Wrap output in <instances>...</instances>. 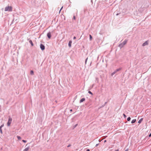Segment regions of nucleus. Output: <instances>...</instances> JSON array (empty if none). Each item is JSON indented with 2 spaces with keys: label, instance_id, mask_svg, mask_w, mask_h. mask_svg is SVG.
<instances>
[{
  "label": "nucleus",
  "instance_id": "1",
  "mask_svg": "<svg viewBox=\"0 0 151 151\" xmlns=\"http://www.w3.org/2000/svg\"><path fill=\"white\" fill-rule=\"evenodd\" d=\"M4 10L5 11H8L11 12L12 10V6H7L5 8Z\"/></svg>",
  "mask_w": 151,
  "mask_h": 151
},
{
  "label": "nucleus",
  "instance_id": "2",
  "mask_svg": "<svg viewBox=\"0 0 151 151\" xmlns=\"http://www.w3.org/2000/svg\"><path fill=\"white\" fill-rule=\"evenodd\" d=\"M127 40H125L124 42H123L122 43L120 44L119 45V47H122L124 46V45H125L126 43H127Z\"/></svg>",
  "mask_w": 151,
  "mask_h": 151
},
{
  "label": "nucleus",
  "instance_id": "3",
  "mask_svg": "<svg viewBox=\"0 0 151 151\" xmlns=\"http://www.w3.org/2000/svg\"><path fill=\"white\" fill-rule=\"evenodd\" d=\"M12 120V118L9 117V120H8V122H7V125L8 126H10V124L11 123Z\"/></svg>",
  "mask_w": 151,
  "mask_h": 151
},
{
  "label": "nucleus",
  "instance_id": "4",
  "mask_svg": "<svg viewBox=\"0 0 151 151\" xmlns=\"http://www.w3.org/2000/svg\"><path fill=\"white\" fill-rule=\"evenodd\" d=\"M40 47L41 49L42 50H44L45 49V47L44 45L42 44H41L40 45Z\"/></svg>",
  "mask_w": 151,
  "mask_h": 151
},
{
  "label": "nucleus",
  "instance_id": "5",
  "mask_svg": "<svg viewBox=\"0 0 151 151\" xmlns=\"http://www.w3.org/2000/svg\"><path fill=\"white\" fill-rule=\"evenodd\" d=\"M148 41H145L144 43L142 45L143 46H144L146 45H147L148 44Z\"/></svg>",
  "mask_w": 151,
  "mask_h": 151
},
{
  "label": "nucleus",
  "instance_id": "6",
  "mask_svg": "<svg viewBox=\"0 0 151 151\" xmlns=\"http://www.w3.org/2000/svg\"><path fill=\"white\" fill-rule=\"evenodd\" d=\"M47 35L49 39L51 37V33L50 32H49L47 34Z\"/></svg>",
  "mask_w": 151,
  "mask_h": 151
},
{
  "label": "nucleus",
  "instance_id": "7",
  "mask_svg": "<svg viewBox=\"0 0 151 151\" xmlns=\"http://www.w3.org/2000/svg\"><path fill=\"white\" fill-rule=\"evenodd\" d=\"M29 149V147L28 146L26 148L24 149L23 150V151H28Z\"/></svg>",
  "mask_w": 151,
  "mask_h": 151
},
{
  "label": "nucleus",
  "instance_id": "8",
  "mask_svg": "<svg viewBox=\"0 0 151 151\" xmlns=\"http://www.w3.org/2000/svg\"><path fill=\"white\" fill-rule=\"evenodd\" d=\"M4 124L2 125L0 127V131L1 133L2 134V130L1 128L2 127L4 126Z\"/></svg>",
  "mask_w": 151,
  "mask_h": 151
},
{
  "label": "nucleus",
  "instance_id": "9",
  "mask_svg": "<svg viewBox=\"0 0 151 151\" xmlns=\"http://www.w3.org/2000/svg\"><path fill=\"white\" fill-rule=\"evenodd\" d=\"M85 98H83L81 100H80V103H81L84 101H85Z\"/></svg>",
  "mask_w": 151,
  "mask_h": 151
},
{
  "label": "nucleus",
  "instance_id": "10",
  "mask_svg": "<svg viewBox=\"0 0 151 151\" xmlns=\"http://www.w3.org/2000/svg\"><path fill=\"white\" fill-rule=\"evenodd\" d=\"M143 118H142L141 119H140V120L138 121V123H139V124H140V123L142 122V120H143Z\"/></svg>",
  "mask_w": 151,
  "mask_h": 151
},
{
  "label": "nucleus",
  "instance_id": "11",
  "mask_svg": "<svg viewBox=\"0 0 151 151\" xmlns=\"http://www.w3.org/2000/svg\"><path fill=\"white\" fill-rule=\"evenodd\" d=\"M136 119H134L133 120H132L131 122V123H135L136 121Z\"/></svg>",
  "mask_w": 151,
  "mask_h": 151
},
{
  "label": "nucleus",
  "instance_id": "12",
  "mask_svg": "<svg viewBox=\"0 0 151 151\" xmlns=\"http://www.w3.org/2000/svg\"><path fill=\"white\" fill-rule=\"evenodd\" d=\"M29 42L30 43V44L32 46H33V44L31 40H30L29 41Z\"/></svg>",
  "mask_w": 151,
  "mask_h": 151
},
{
  "label": "nucleus",
  "instance_id": "13",
  "mask_svg": "<svg viewBox=\"0 0 151 151\" xmlns=\"http://www.w3.org/2000/svg\"><path fill=\"white\" fill-rule=\"evenodd\" d=\"M71 43H72L71 41H70L69 42V43H68V45L69 47H71Z\"/></svg>",
  "mask_w": 151,
  "mask_h": 151
},
{
  "label": "nucleus",
  "instance_id": "14",
  "mask_svg": "<svg viewBox=\"0 0 151 151\" xmlns=\"http://www.w3.org/2000/svg\"><path fill=\"white\" fill-rule=\"evenodd\" d=\"M17 137L19 140H20L21 139V137L19 136H17Z\"/></svg>",
  "mask_w": 151,
  "mask_h": 151
},
{
  "label": "nucleus",
  "instance_id": "15",
  "mask_svg": "<svg viewBox=\"0 0 151 151\" xmlns=\"http://www.w3.org/2000/svg\"><path fill=\"white\" fill-rule=\"evenodd\" d=\"M89 37H90V40H91L92 39V37L91 35H89Z\"/></svg>",
  "mask_w": 151,
  "mask_h": 151
},
{
  "label": "nucleus",
  "instance_id": "16",
  "mask_svg": "<svg viewBox=\"0 0 151 151\" xmlns=\"http://www.w3.org/2000/svg\"><path fill=\"white\" fill-rule=\"evenodd\" d=\"M120 70H121L120 68L118 69H116L115 71V72H117V71H118Z\"/></svg>",
  "mask_w": 151,
  "mask_h": 151
},
{
  "label": "nucleus",
  "instance_id": "17",
  "mask_svg": "<svg viewBox=\"0 0 151 151\" xmlns=\"http://www.w3.org/2000/svg\"><path fill=\"white\" fill-rule=\"evenodd\" d=\"M34 73L33 71L32 70H31L30 71V74L31 75H33Z\"/></svg>",
  "mask_w": 151,
  "mask_h": 151
},
{
  "label": "nucleus",
  "instance_id": "18",
  "mask_svg": "<svg viewBox=\"0 0 151 151\" xmlns=\"http://www.w3.org/2000/svg\"><path fill=\"white\" fill-rule=\"evenodd\" d=\"M131 118L130 117H129L127 119V120L129 121L130 120Z\"/></svg>",
  "mask_w": 151,
  "mask_h": 151
},
{
  "label": "nucleus",
  "instance_id": "19",
  "mask_svg": "<svg viewBox=\"0 0 151 151\" xmlns=\"http://www.w3.org/2000/svg\"><path fill=\"white\" fill-rule=\"evenodd\" d=\"M88 93L90 94H91V95H93V93H92L90 91H88Z\"/></svg>",
  "mask_w": 151,
  "mask_h": 151
},
{
  "label": "nucleus",
  "instance_id": "20",
  "mask_svg": "<svg viewBox=\"0 0 151 151\" xmlns=\"http://www.w3.org/2000/svg\"><path fill=\"white\" fill-rule=\"evenodd\" d=\"M116 72H115V71L114 72L112 73L111 74V76H113V75H114V74H115V73H116Z\"/></svg>",
  "mask_w": 151,
  "mask_h": 151
},
{
  "label": "nucleus",
  "instance_id": "21",
  "mask_svg": "<svg viewBox=\"0 0 151 151\" xmlns=\"http://www.w3.org/2000/svg\"><path fill=\"white\" fill-rule=\"evenodd\" d=\"M22 142H24L26 143L27 142V141L26 140H22Z\"/></svg>",
  "mask_w": 151,
  "mask_h": 151
},
{
  "label": "nucleus",
  "instance_id": "22",
  "mask_svg": "<svg viewBox=\"0 0 151 151\" xmlns=\"http://www.w3.org/2000/svg\"><path fill=\"white\" fill-rule=\"evenodd\" d=\"M123 116L124 118H126V116L124 114H123Z\"/></svg>",
  "mask_w": 151,
  "mask_h": 151
},
{
  "label": "nucleus",
  "instance_id": "23",
  "mask_svg": "<svg viewBox=\"0 0 151 151\" xmlns=\"http://www.w3.org/2000/svg\"><path fill=\"white\" fill-rule=\"evenodd\" d=\"M63 8V6H62V7H61V9H60V12L61 10H62V9Z\"/></svg>",
  "mask_w": 151,
  "mask_h": 151
},
{
  "label": "nucleus",
  "instance_id": "24",
  "mask_svg": "<svg viewBox=\"0 0 151 151\" xmlns=\"http://www.w3.org/2000/svg\"><path fill=\"white\" fill-rule=\"evenodd\" d=\"M149 137H151V133L149 134Z\"/></svg>",
  "mask_w": 151,
  "mask_h": 151
},
{
  "label": "nucleus",
  "instance_id": "25",
  "mask_svg": "<svg viewBox=\"0 0 151 151\" xmlns=\"http://www.w3.org/2000/svg\"><path fill=\"white\" fill-rule=\"evenodd\" d=\"M71 146V145H69L67 147H70V146Z\"/></svg>",
  "mask_w": 151,
  "mask_h": 151
},
{
  "label": "nucleus",
  "instance_id": "26",
  "mask_svg": "<svg viewBox=\"0 0 151 151\" xmlns=\"http://www.w3.org/2000/svg\"><path fill=\"white\" fill-rule=\"evenodd\" d=\"M73 19H76V18H75V16H74L73 17Z\"/></svg>",
  "mask_w": 151,
  "mask_h": 151
},
{
  "label": "nucleus",
  "instance_id": "27",
  "mask_svg": "<svg viewBox=\"0 0 151 151\" xmlns=\"http://www.w3.org/2000/svg\"><path fill=\"white\" fill-rule=\"evenodd\" d=\"M76 39V37H73V39Z\"/></svg>",
  "mask_w": 151,
  "mask_h": 151
},
{
  "label": "nucleus",
  "instance_id": "28",
  "mask_svg": "<svg viewBox=\"0 0 151 151\" xmlns=\"http://www.w3.org/2000/svg\"><path fill=\"white\" fill-rule=\"evenodd\" d=\"M119 150L118 149L116 150H115V151H119Z\"/></svg>",
  "mask_w": 151,
  "mask_h": 151
},
{
  "label": "nucleus",
  "instance_id": "29",
  "mask_svg": "<svg viewBox=\"0 0 151 151\" xmlns=\"http://www.w3.org/2000/svg\"><path fill=\"white\" fill-rule=\"evenodd\" d=\"M90 151V150H89V149H88L87 150H86V151Z\"/></svg>",
  "mask_w": 151,
  "mask_h": 151
},
{
  "label": "nucleus",
  "instance_id": "30",
  "mask_svg": "<svg viewBox=\"0 0 151 151\" xmlns=\"http://www.w3.org/2000/svg\"><path fill=\"white\" fill-rule=\"evenodd\" d=\"M119 14V13H117V14H116V15L117 16V15H118Z\"/></svg>",
  "mask_w": 151,
  "mask_h": 151
},
{
  "label": "nucleus",
  "instance_id": "31",
  "mask_svg": "<svg viewBox=\"0 0 151 151\" xmlns=\"http://www.w3.org/2000/svg\"><path fill=\"white\" fill-rule=\"evenodd\" d=\"M125 151H128V149H127L126 150H125Z\"/></svg>",
  "mask_w": 151,
  "mask_h": 151
},
{
  "label": "nucleus",
  "instance_id": "32",
  "mask_svg": "<svg viewBox=\"0 0 151 151\" xmlns=\"http://www.w3.org/2000/svg\"><path fill=\"white\" fill-rule=\"evenodd\" d=\"M70 111H72V109H70Z\"/></svg>",
  "mask_w": 151,
  "mask_h": 151
},
{
  "label": "nucleus",
  "instance_id": "33",
  "mask_svg": "<svg viewBox=\"0 0 151 151\" xmlns=\"http://www.w3.org/2000/svg\"><path fill=\"white\" fill-rule=\"evenodd\" d=\"M106 140H105V141H104V142H106Z\"/></svg>",
  "mask_w": 151,
  "mask_h": 151
}]
</instances>
